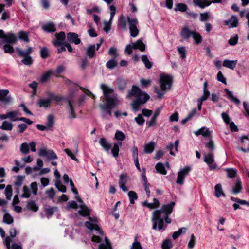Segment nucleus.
Wrapping results in <instances>:
<instances>
[{
    "instance_id": "nucleus-1",
    "label": "nucleus",
    "mask_w": 249,
    "mask_h": 249,
    "mask_svg": "<svg viewBox=\"0 0 249 249\" xmlns=\"http://www.w3.org/2000/svg\"><path fill=\"white\" fill-rule=\"evenodd\" d=\"M175 205L174 202H171L169 204H164L160 210L153 211L151 221L152 222V229L159 231H163L166 227L164 225V222L167 224L171 223L172 220L169 217L173 212Z\"/></svg>"
},
{
    "instance_id": "nucleus-2",
    "label": "nucleus",
    "mask_w": 249,
    "mask_h": 249,
    "mask_svg": "<svg viewBox=\"0 0 249 249\" xmlns=\"http://www.w3.org/2000/svg\"><path fill=\"white\" fill-rule=\"evenodd\" d=\"M100 88L106 101V103L99 105L102 117L104 119L109 120L112 116L111 109L119 104V100L112 88L105 84H101Z\"/></svg>"
},
{
    "instance_id": "nucleus-3",
    "label": "nucleus",
    "mask_w": 249,
    "mask_h": 249,
    "mask_svg": "<svg viewBox=\"0 0 249 249\" xmlns=\"http://www.w3.org/2000/svg\"><path fill=\"white\" fill-rule=\"evenodd\" d=\"M127 97H134L135 100L132 104L133 110L137 111L140 109V106L145 104L150 98L145 92H143L138 86L133 85L132 89L128 92Z\"/></svg>"
},
{
    "instance_id": "nucleus-4",
    "label": "nucleus",
    "mask_w": 249,
    "mask_h": 249,
    "mask_svg": "<svg viewBox=\"0 0 249 249\" xmlns=\"http://www.w3.org/2000/svg\"><path fill=\"white\" fill-rule=\"evenodd\" d=\"M127 21L129 26L130 36L132 37H136L139 33V30L137 27L138 25V20L136 18H132L128 16L127 18L122 15L120 17L118 20V26L123 30L127 29Z\"/></svg>"
},
{
    "instance_id": "nucleus-5",
    "label": "nucleus",
    "mask_w": 249,
    "mask_h": 249,
    "mask_svg": "<svg viewBox=\"0 0 249 249\" xmlns=\"http://www.w3.org/2000/svg\"><path fill=\"white\" fill-rule=\"evenodd\" d=\"M80 209L78 211V213L84 217L88 216L89 221H86L85 223V226L90 230H94L98 231L100 234H103V232L100 229L99 226L96 223L98 222L96 218H92L90 216V210L88 207L83 203H80Z\"/></svg>"
},
{
    "instance_id": "nucleus-6",
    "label": "nucleus",
    "mask_w": 249,
    "mask_h": 249,
    "mask_svg": "<svg viewBox=\"0 0 249 249\" xmlns=\"http://www.w3.org/2000/svg\"><path fill=\"white\" fill-rule=\"evenodd\" d=\"M160 83L161 90L155 88V92L158 94V97L161 98L165 93L171 89L172 78L170 76L162 75L160 79Z\"/></svg>"
},
{
    "instance_id": "nucleus-7",
    "label": "nucleus",
    "mask_w": 249,
    "mask_h": 249,
    "mask_svg": "<svg viewBox=\"0 0 249 249\" xmlns=\"http://www.w3.org/2000/svg\"><path fill=\"white\" fill-rule=\"evenodd\" d=\"M39 155L47 158L48 160L56 159L57 156L56 154L51 150H47L46 148H42L39 150Z\"/></svg>"
},
{
    "instance_id": "nucleus-8",
    "label": "nucleus",
    "mask_w": 249,
    "mask_h": 249,
    "mask_svg": "<svg viewBox=\"0 0 249 249\" xmlns=\"http://www.w3.org/2000/svg\"><path fill=\"white\" fill-rule=\"evenodd\" d=\"M56 39L52 41V43L54 46L57 47L63 45L64 41L66 38V35L64 32L61 31L55 34Z\"/></svg>"
},
{
    "instance_id": "nucleus-9",
    "label": "nucleus",
    "mask_w": 249,
    "mask_h": 249,
    "mask_svg": "<svg viewBox=\"0 0 249 249\" xmlns=\"http://www.w3.org/2000/svg\"><path fill=\"white\" fill-rule=\"evenodd\" d=\"M109 9L110 10V17L109 20L108 22H104V30L106 33H107L110 29L111 23L116 11V8L114 5H111L110 6Z\"/></svg>"
},
{
    "instance_id": "nucleus-10",
    "label": "nucleus",
    "mask_w": 249,
    "mask_h": 249,
    "mask_svg": "<svg viewBox=\"0 0 249 249\" xmlns=\"http://www.w3.org/2000/svg\"><path fill=\"white\" fill-rule=\"evenodd\" d=\"M212 2H218V0H193L194 4L200 8L208 6Z\"/></svg>"
},
{
    "instance_id": "nucleus-11",
    "label": "nucleus",
    "mask_w": 249,
    "mask_h": 249,
    "mask_svg": "<svg viewBox=\"0 0 249 249\" xmlns=\"http://www.w3.org/2000/svg\"><path fill=\"white\" fill-rule=\"evenodd\" d=\"M67 40L70 43L78 45L80 43L81 40L77 34L74 32H69L67 34Z\"/></svg>"
},
{
    "instance_id": "nucleus-12",
    "label": "nucleus",
    "mask_w": 249,
    "mask_h": 249,
    "mask_svg": "<svg viewBox=\"0 0 249 249\" xmlns=\"http://www.w3.org/2000/svg\"><path fill=\"white\" fill-rule=\"evenodd\" d=\"M128 180V177L124 174H122L120 176V179L119 181V185L120 188L124 192L128 191V188L125 186V184Z\"/></svg>"
},
{
    "instance_id": "nucleus-13",
    "label": "nucleus",
    "mask_w": 249,
    "mask_h": 249,
    "mask_svg": "<svg viewBox=\"0 0 249 249\" xmlns=\"http://www.w3.org/2000/svg\"><path fill=\"white\" fill-rule=\"evenodd\" d=\"M195 134L196 136L202 135L204 137L211 138L212 132L209 128L203 127L197 131H196Z\"/></svg>"
},
{
    "instance_id": "nucleus-14",
    "label": "nucleus",
    "mask_w": 249,
    "mask_h": 249,
    "mask_svg": "<svg viewBox=\"0 0 249 249\" xmlns=\"http://www.w3.org/2000/svg\"><path fill=\"white\" fill-rule=\"evenodd\" d=\"M9 91L7 89L0 90V101L4 104H8L11 101V98L7 96Z\"/></svg>"
},
{
    "instance_id": "nucleus-15",
    "label": "nucleus",
    "mask_w": 249,
    "mask_h": 249,
    "mask_svg": "<svg viewBox=\"0 0 249 249\" xmlns=\"http://www.w3.org/2000/svg\"><path fill=\"white\" fill-rule=\"evenodd\" d=\"M42 29L48 33H53L56 31V28L54 23L52 22H47L41 26Z\"/></svg>"
},
{
    "instance_id": "nucleus-16",
    "label": "nucleus",
    "mask_w": 249,
    "mask_h": 249,
    "mask_svg": "<svg viewBox=\"0 0 249 249\" xmlns=\"http://www.w3.org/2000/svg\"><path fill=\"white\" fill-rule=\"evenodd\" d=\"M18 38L14 34L12 33H8L7 34H6L3 42L14 44L16 42Z\"/></svg>"
},
{
    "instance_id": "nucleus-17",
    "label": "nucleus",
    "mask_w": 249,
    "mask_h": 249,
    "mask_svg": "<svg viewBox=\"0 0 249 249\" xmlns=\"http://www.w3.org/2000/svg\"><path fill=\"white\" fill-rule=\"evenodd\" d=\"M204 161L208 164L210 170H213L215 168L214 165L213 156L212 154H208L205 156Z\"/></svg>"
},
{
    "instance_id": "nucleus-18",
    "label": "nucleus",
    "mask_w": 249,
    "mask_h": 249,
    "mask_svg": "<svg viewBox=\"0 0 249 249\" xmlns=\"http://www.w3.org/2000/svg\"><path fill=\"white\" fill-rule=\"evenodd\" d=\"M67 101L68 102V106L70 109V114L69 117L70 118H75L76 117V115L75 114L74 111V107H73V98L72 97H69Z\"/></svg>"
},
{
    "instance_id": "nucleus-19",
    "label": "nucleus",
    "mask_w": 249,
    "mask_h": 249,
    "mask_svg": "<svg viewBox=\"0 0 249 249\" xmlns=\"http://www.w3.org/2000/svg\"><path fill=\"white\" fill-rule=\"evenodd\" d=\"M194 32L190 30L187 26H184L180 32V36L182 38L187 39L192 36Z\"/></svg>"
},
{
    "instance_id": "nucleus-20",
    "label": "nucleus",
    "mask_w": 249,
    "mask_h": 249,
    "mask_svg": "<svg viewBox=\"0 0 249 249\" xmlns=\"http://www.w3.org/2000/svg\"><path fill=\"white\" fill-rule=\"evenodd\" d=\"M95 45H90L85 50L86 55L89 58H92L95 56Z\"/></svg>"
},
{
    "instance_id": "nucleus-21",
    "label": "nucleus",
    "mask_w": 249,
    "mask_h": 249,
    "mask_svg": "<svg viewBox=\"0 0 249 249\" xmlns=\"http://www.w3.org/2000/svg\"><path fill=\"white\" fill-rule=\"evenodd\" d=\"M225 24L228 26L229 28L236 27L238 24V20L236 16H232L231 18L225 21Z\"/></svg>"
},
{
    "instance_id": "nucleus-22",
    "label": "nucleus",
    "mask_w": 249,
    "mask_h": 249,
    "mask_svg": "<svg viewBox=\"0 0 249 249\" xmlns=\"http://www.w3.org/2000/svg\"><path fill=\"white\" fill-rule=\"evenodd\" d=\"M237 62L238 61L237 60H230L228 59H225L223 62L222 65L226 68L231 70H234L237 64Z\"/></svg>"
},
{
    "instance_id": "nucleus-23",
    "label": "nucleus",
    "mask_w": 249,
    "mask_h": 249,
    "mask_svg": "<svg viewBox=\"0 0 249 249\" xmlns=\"http://www.w3.org/2000/svg\"><path fill=\"white\" fill-rule=\"evenodd\" d=\"M156 143L154 142H150L144 145V152L146 154H150L153 152L155 148Z\"/></svg>"
},
{
    "instance_id": "nucleus-24",
    "label": "nucleus",
    "mask_w": 249,
    "mask_h": 249,
    "mask_svg": "<svg viewBox=\"0 0 249 249\" xmlns=\"http://www.w3.org/2000/svg\"><path fill=\"white\" fill-rule=\"evenodd\" d=\"M16 51L20 56L25 57L30 56V54L32 52L33 49L32 47H28L26 51H23L18 47L16 48Z\"/></svg>"
},
{
    "instance_id": "nucleus-25",
    "label": "nucleus",
    "mask_w": 249,
    "mask_h": 249,
    "mask_svg": "<svg viewBox=\"0 0 249 249\" xmlns=\"http://www.w3.org/2000/svg\"><path fill=\"white\" fill-rule=\"evenodd\" d=\"M242 190V182L240 179L238 178L234 184L232 192L234 194H237L241 192Z\"/></svg>"
},
{
    "instance_id": "nucleus-26",
    "label": "nucleus",
    "mask_w": 249,
    "mask_h": 249,
    "mask_svg": "<svg viewBox=\"0 0 249 249\" xmlns=\"http://www.w3.org/2000/svg\"><path fill=\"white\" fill-rule=\"evenodd\" d=\"M99 143L106 151H108L110 150L111 144L105 138H101L99 140Z\"/></svg>"
},
{
    "instance_id": "nucleus-27",
    "label": "nucleus",
    "mask_w": 249,
    "mask_h": 249,
    "mask_svg": "<svg viewBox=\"0 0 249 249\" xmlns=\"http://www.w3.org/2000/svg\"><path fill=\"white\" fill-rule=\"evenodd\" d=\"M188 173V172H178L176 183L180 185H182L184 183L185 178Z\"/></svg>"
},
{
    "instance_id": "nucleus-28",
    "label": "nucleus",
    "mask_w": 249,
    "mask_h": 249,
    "mask_svg": "<svg viewBox=\"0 0 249 249\" xmlns=\"http://www.w3.org/2000/svg\"><path fill=\"white\" fill-rule=\"evenodd\" d=\"M224 90H225V92L226 93L229 98L231 101L234 102L237 105H239L240 104V100L233 95L232 92L229 90V89H225Z\"/></svg>"
},
{
    "instance_id": "nucleus-29",
    "label": "nucleus",
    "mask_w": 249,
    "mask_h": 249,
    "mask_svg": "<svg viewBox=\"0 0 249 249\" xmlns=\"http://www.w3.org/2000/svg\"><path fill=\"white\" fill-rule=\"evenodd\" d=\"M53 74V72L52 70H49L45 72L40 77L39 80L40 82L44 83L45 82H47L50 78L51 75H52Z\"/></svg>"
},
{
    "instance_id": "nucleus-30",
    "label": "nucleus",
    "mask_w": 249,
    "mask_h": 249,
    "mask_svg": "<svg viewBox=\"0 0 249 249\" xmlns=\"http://www.w3.org/2000/svg\"><path fill=\"white\" fill-rule=\"evenodd\" d=\"M121 145V142H117L114 143L113 147L111 149V153L114 157H118L119 151V147H120Z\"/></svg>"
},
{
    "instance_id": "nucleus-31",
    "label": "nucleus",
    "mask_w": 249,
    "mask_h": 249,
    "mask_svg": "<svg viewBox=\"0 0 249 249\" xmlns=\"http://www.w3.org/2000/svg\"><path fill=\"white\" fill-rule=\"evenodd\" d=\"M18 115V111L17 110L7 112L8 118L12 121H18L17 116Z\"/></svg>"
},
{
    "instance_id": "nucleus-32",
    "label": "nucleus",
    "mask_w": 249,
    "mask_h": 249,
    "mask_svg": "<svg viewBox=\"0 0 249 249\" xmlns=\"http://www.w3.org/2000/svg\"><path fill=\"white\" fill-rule=\"evenodd\" d=\"M99 249H112L110 243L107 237H105V242L99 245Z\"/></svg>"
},
{
    "instance_id": "nucleus-33",
    "label": "nucleus",
    "mask_w": 249,
    "mask_h": 249,
    "mask_svg": "<svg viewBox=\"0 0 249 249\" xmlns=\"http://www.w3.org/2000/svg\"><path fill=\"white\" fill-rule=\"evenodd\" d=\"M27 208L28 210H32L34 212H36L38 210V207L33 200H30L27 203Z\"/></svg>"
},
{
    "instance_id": "nucleus-34",
    "label": "nucleus",
    "mask_w": 249,
    "mask_h": 249,
    "mask_svg": "<svg viewBox=\"0 0 249 249\" xmlns=\"http://www.w3.org/2000/svg\"><path fill=\"white\" fill-rule=\"evenodd\" d=\"M133 44L134 49H138L142 52L144 51L145 49V45L141 39L137 40L135 43H133Z\"/></svg>"
},
{
    "instance_id": "nucleus-35",
    "label": "nucleus",
    "mask_w": 249,
    "mask_h": 249,
    "mask_svg": "<svg viewBox=\"0 0 249 249\" xmlns=\"http://www.w3.org/2000/svg\"><path fill=\"white\" fill-rule=\"evenodd\" d=\"M13 124L7 121L2 122V125L0 126V128L4 130H12L13 129Z\"/></svg>"
},
{
    "instance_id": "nucleus-36",
    "label": "nucleus",
    "mask_w": 249,
    "mask_h": 249,
    "mask_svg": "<svg viewBox=\"0 0 249 249\" xmlns=\"http://www.w3.org/2000/svg\"><path fill=\"white\" fill-rule=\"evenodd\" d=\"M192 37L194 39V40L195 41V43L196 44H198L202 42V36L198 32L194 31L192 36Z\"/></svg>"
},
{
    "instance_id": "nucleus-37",
    "label": "nucleus",
    "mask_w": 249,
    "mask_h": 249,
    "mask_svg": "<svg viewBox=\"0 0 249 249\" xmlns=\"http://www.w3.org/2000/svg\"><path fill=\"white\" fill-rule=\"evenodd\" d=\"M130 203L132 204H134L135 200L138 199L137 193L133 191H130L128 193Z\"/></svg>"
},
{
    "instance_id": "nucleus-38",
    "label": "nucleus",
    "mask_w": 249,
    "mask_h": 249,
    "mask_svg": "<svg viewBox=\"0 0 249 249\" xmlns=\"http://www.w3.org/2000/svg\"><path fill=\"white\" fill-rule=\"evenodd\" d=\"M58 208L57 207H49L45 209V211L46 213V216L48 218H49L52 215H53L54 212L57 211Z\"/></svg>"
},
{
    "instance_id": "nucleus-39",
    "label": "nucleus",
    "mask_w": 249,
    "mask_h": 249,
    "mask_svg": "<svg viewBox=\"0 0 249 249\" xmlns=\"http://www.w3.org/2000/svg\"><path fill=\"white\" fill-rule=\"evenodd\" d=\"M142 61L143 62L145 67L147 69H150L152 66V63L149 61L148 57L146 55H142L141 57Z\"/></svg>"
},
{
    "instance_id": "nucleus-40",
    "label": "nucleus",
    "mask_w": 249,
    "mask_h": 249,
    "mask_svg": "<svg viewBox=\"0 0 249 249\" xmlns=\"http://www.w3.org/2000/svg\"><path fill=\"white\" fill-rule=\"evenodd\" d=\"M51 103V99H40L37 103L40 107H47Z\"/></svg>"
},
{
    "instance_id": "nucleus-41",
    "label": "nucleus",
    "mask_w": 249,
    "mask_h": 249,
    "mask_svg": "<svg viewBox=\"0 0 249 249\" xmlns=\"http://www.w3.org/2000/svg\"><path fill=\"white\" fill-rule=\"evenodd\" d=\"M18 37L20 39L23 40L25 42H28L29 41L28 34L26 32L20 31L18 33Z\"/></svg>"
},
{
    "instance_id": "nucleus-42",
    "label": "nucleus",
    "mask_w": 249,
    "mask_h": 249,
    "mask_svg": "<svg viewBox=\"0 0 249 249\" xmlns=\"http://www.w3.org/2000/svg\"><path fill=\"white\" fill-rule=\"evenodd\" d=\"M24 167V163H21L18 160H15V166L12 167V171H18L20 170H22Z\"/></svg>"
},
{
    "instance_id": "nucleus-43",
    "label": "nucleus",
    "mask_w": 249,
    "mask_h": 249,
    "mask_svg": "<svg viewBox=\"0 0 249 249\" xmlns=\"http://www.w3.org/2000/svg\"><path fill=\"white\" fill-rule=\"evenodd\" d=\"M13 218L11 215L8 213H5L3 215V221L7 224H11L13 222Z\"/></svg>"
},
{
    "instance_id": "nucleus-44",
    "label": "nucleus",
    "mask_w": 249,
    "mask_h": 249,
    "mask_svg": "<svg viewBox=\"0 0 249 249\" xmlns=\"http://www.w3.org/2000/svg\"><path fill=\"white\" fill-rule=\"evenodd\" d=\"M55 186L59 191L63 193L66 192V187L61 183L60 180L55 181Z\"/></svg>"
},
{
    "instance_id": "nucleus-45",
    "label": "nucleus",
    "mask_w": 249,
    "mask_h": 249,
    "mask_svg": "<svg viewBox=\"0 0 249 249\" xmlns=\"http://www.w3.org/2000/svg\"><path fill=\"white\" fill-rule=\"evenodd\" d=\"M5 195L7 199L10 200L12 196V189L10 185L6 186L5 190Z\"/></svg>"
},
{
    "instance_id": "nucleus-46",
    "label": "nucleus",
    "mask_w": 249,
    "mask_h": 249,
    "mask_svg": "<svg viewBox=\"0 0 249 249\" xmlns=\"http://www.w3.org/2000/svg\"><path fill=\"white\" fill-rule=\"evenodd\" d=\"M20 150L24 154H27L29 152V146L26 142L21 144Z\"/></svg>"
},
{
    "instance_id": "nucleus-47",
    "label": "nucleus",
    "mask_w": 249,
    "mask_h": 249,
    "mask_svg": "<svg viewBox=\"0 0 249 249\" xmlns=\"http://www.w3.org/2000/svg\"><path fill=\"white\" fill-rule=\"evenodd\" d=\"M40 54L41 58H46L49 56V51L46 47H42L40 49Z\"/></svg>"
},
{
    "instance_id": "nucleus-48",
    "label": "nucleus",
    "mask_w": 249,
    "mask_h": 249,
    "mask_svg": "<svg viewBox=\"0 0 249 249\" xmlns=\"http://www.w3.org/2000/svg\"><path fill=\"white\" fill-rule=\"evenodd\" d=\"M187 9V6L185 4L182 3H178L176 5V7L175 8V11H179L181 12H185L186 11Z\"/></svg>"
},
{
    "instance_id": "nucleus-49",
    "label": "nucleus",
    "mask_w": 249,
    "mask_h": 249,
    "mask_svg": "<svg viewBox=\"0 0 249 249\" xmlns=\"http://www.w3.org/2000/svg\"><path fill=\"white\" fill-rule=\"evenodd\" d=\"M54 117L53 115H49L47 117V126L48 127L49 129L53 126L54 124Z\"/></svg>"
},
{
    "instance_id": "nucleus-50",
    "label": "nucleus",
    "mask_w": 249,
    "mask_h": 249,
    "mask_svg": "<svg viewBox=\"0 0 249 249\" xmlns=\"http://www.w3.org/2000/svg\"><path fill=\"white\" fill-rule=\"evenodd\" d=\"M117 63L116 60L114 59H111L107 62L106 63V66L107 68L109 69H112L114 68L117 66Z\"/></svg>"
},
{
    "instance_id": "nucleus-51",
    "label": "nucleus",
    "mask_w": 249,
    "mask_h": 249,
    "mask_svg": "<svg viewBox=\"0 0 249 249\" xmlns=\"http://www.w3.org/2000/svg\"><path fill=\"white\" fill-rule=\"evenodd\" d=\"M125 138V134L121 131H117L115 135V139L118 141H123Z\"/></svg>"
},
{
    "instance_id": "nucleus-52",
    "label": "nucleus",
    "mask_w": 249,
    "mask_h": 249,
    "mask_svg": "<svg viewBox=\"0 0 249 249\" xmlns=\"http://www.w3.org/2000/svg\"><path fill=\"white\" fill-rule=\"evenodd\" d=\"M172 244L170 240H166L162 244L161 247L163 249H170L172 247Z\"/></svg>"
},
{
    "instance_id": "nucleus-53",
    "label": "nucleus",
    "mask_w": 249,
    "mask_h": 249,
    "mask_svg": "<svg viewBox=\"0 0 249 249\" xmlns=\"http://www.w3.org/2000/svg\"><path fill=\"white\" fill-rule=\"evenodd\" d=\"M238 36L237 34L232 36L231 38L229 40V43L231 45H235L237 43Z\"/></svg>"
},
{
    "instance_id": "nucleus-54",
    "label": "nucleus",
    "mask_w": 249,
    "mask_h": 249,
    "mask_svg": "<svg viewBox=\"0 0 249 249\" xmlns=\"http://www.w3.org/2000/svg\"><path fill=\"white\" fill-rule=\"evenodd\" d=\"M178 51L182 59L186 57V51L184 47H179L178 48Z\"/></svg>"
},
{
    "instance_id": "nucleus-55",
    "label": "nucleus",
    "mask_w": 249,
    "mask_h": 249,
    "mask_svg": "<svg viewBox=\"0 0 249 249\" xmlns=\"http://www.w3.org/2000/svg\"><path fill=\"white\" fill-rule=\"evenodd\" d=\"M23 193L21 195L23 198H29L30 196V192L28 188L26 186H24L23 188Z\"/></svg>"
},
{
    "instance_id": "nucleus-56",
    "label": "nucleus",
    "mask_w": 249,
    "mask_h": 249,
    "mask_svg": "<svg viewBox=\"0 0 249 249\" xmlns=\"http://www.w3.org/2000/svg\"><path fill=\"white\" fill-rule=\"evenodd\" d=\"M135 121L140 125H143L145 122V120L141 114H139L137 117H135Z\"/></svg>"
},
{
    "instance_id": "nucleus-57",
    "label": "nucleus",
    "mask_w": 249,
    "mask_h": 249,
    "mask_svg": "<svg viewBox=\"0 0 249 249\" xmlns=\"http://www.w3.org/2000/svg\"><path fill=\"white\" fill-rule=\"evenodd\" d=\"M3 49L5 53H12L14 52L13 47L9 44H5L3 46Z\"/></svg>"
},
{
    "instance_id": "nucleus-58",
    "label": "nucleus",
    "mask_w": 249,
    "mask_h": 249,
    "mask_svg": "<svg viewBox=\"0 0 249 249\" xmlns=\"http://www.w3.org/2000/svg\"><path fill=\"white\" fill-rule=\"evenodd\" d=\"M126 87V82L125 81L122 79L118 80V88L121 90H124Z\"/></svg>"
},
{
    "instance_id": "nucleus-59",
    "label": "nucleus",
    "mask_w": 249,
    "mask_h": 249,
    "mask_svg": "<svg viewBox=\"0 0 249 249\" xmlns=\"http://www.w3.org/2000/svg\"><path fill=\"white\" fill-rule=\"evenodd\" d=\"M22 62L26 65H30L33 63V60L30 56L24 57L22 60Z\"/></svg>"
},
{
    "instance_id": "nucleus-60",
    "label": "nucleus",
    "mask_w": 249,
    "mask_h": 249,
    "mask_svg": "<svg viewBox=\"0 0 249 249\" xmlns=\"http://www.w3.org/2000/svg\"><path fill=\"white\" fill-rule=\"evenodd\" d=\"M31 189L32 192V193L34 195H36L38 191V187H37V184L36 182H34L31 184Z\"/></svg>"
},
{
    "instance_id": "nucleus-61",
    "label": "nucleus",
    "mask_w": 249,
    "mask_h": 249,
    "mask_svg": "<svg viewBox=\"0 0 249 249\" xmlns=\"http://www.w3.org/2000/svg\"><path fill=\"white\" fill-rule=\"evenodd\" d=\"M45 194L48 196L49 198L53 199L54 196L55 192L53 188H51L50 189L46 190Z\"/></svg>"
},
{
    "instance_id": "nucleus-62",
    "label": "nucleus",
    "mask_w": 249,
    "mask_h": 249,
    "mask_svg": "<svg viewBox=\"0 0 249 249\" xmlns=\"http://www.w3.org/2000/svg\"><path fill=\"white\" fill-rule=\"evenodd\" d=\"M133 49H134V46L133 43L128 44L125 49V52L128 55H130L132 53Z\"/></svg>"
},
{
    "instance_id": "nucleus-63",
    "label": "nucleus",
    "mask_w": 249,
    "mask_h": 249,
    "mask_svg": "<svg viewBox=\"0 0 249 249\" xmlns=\"http://www.w3.org/2000/svg\"><path fill=\"white\" fill-rule=\"evenodd\" d=\"M200 21L202 22L206 21L208 20L210 18V15L209 13L205 12L201 13L200 15Z\"/></svg>"
},
{
    "instance_id": "nucleus-64",
    "label": "nucleus",
    "mask_w": 249,
    "mask_h": 249,
    "mask_svg": "<svg viewBox=\"0 0 249 249\" xmlns=\"http://www.w3.org/2000/svg\"><path fill=\"white\" fill-rule=\"evenodd\" d=\"M155 168L157 171H166L165 166L161 162H158L156 164Z\"/></svg>"
}]
</instances>
